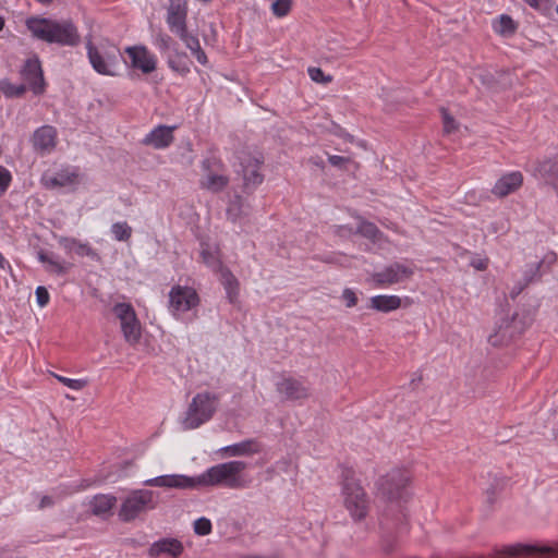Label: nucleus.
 I'll list each match as a JSON object with an SVG mask.
<instances>
[{"instance_id": "obj_1", "label": "nucleus", "mask_w": 558, "mask_h": 558, "mask_svg": "<svg viewBox=\"0 0 558 558\" xmlns=\"http://www.w3.org/2000/svg\"><path fill=\"white\" fill-rule=\"evenodd\" d=\"M245 468V462L233 460L210 466L198 476L191 477L183 474L160 475L146 480L144 485L178 489H195L211 486L241 489L248 485V482L242 475Z\"/></svg>"}, {"instance_id": "obj_2", "label": "nucleus", "mask_w": 558, "mask_h": 558, "mask_svg": "<svg viewBox=\"0 0 558 558\" xmlns=\"http://www.w3.org/2000/svg\"><path fill=\"white\" fill-rule=\"evenodd\" d=\"M25 25L34 38L48 44L75 47L81 40L77 26L71 20L31 16L26 19Z\"/></svg>"}, {"instance_id": "obj_3", "label": "nucleus", "mask_w": 558, "mask_h": 558, "mask_svg": "<svg viewBox=\"0 0 558 558\" xmlns=\"http://www.w3.org/2000/svg\"><path fill=\"white\" fill-rule=\"evenodd\" d=\"M341 495L343 506L354 521H362L369 511V498L352 470L343 472Z\"/></svg>"}, {"instance_id": "obj_4", "label": "nucleus", "mask_w": 558, "mask_h": 558, "mask_svg": "<svg viewBox=\"0 0 558 558\" xmlns=\"http://www.w3.org/2000/svg\"><path fill=\"white\" fill-rule=\"evenodd\" d=\"M220 396L218 393L202 391L196 393L190 402L182 425L184 429H195L210 421L218 409Z\"/></svg>"}, {"instance_id": "obj_5", "label": "nucleus", "mask_w": 558, "mask_h": 558, "mask_svg": "<svg viewBox=\"0 0 558 558\" xmlns=\"http://www.w3.org/2000/svg\"><path fill=\"white\" fill-rule=\"evenodd\" d=\"M88 61L95 72L105 76H116L119 66V49L108 40L86 43Z\"/></svg>"}, {"instance_id": "obj_6", "label": "nucleus", "mask_w": 558, "mask_h": 558, "mask_svg": "<svg viewBox=\"0 0 558 558\" xmlns=\"http://www.w3.org/2000/svg\"><path fill=\"white\" fill-rule=\"evenodd\" d=\"M199 303L201 298L192 287L175 284L169 292L168 308L170 314L177 319H180L189 312H193L194 316H196Z\"/></svg>"}, {"instance_id": "obj_7", "label": "nucleus", "mask_w": 558, "mask_h": 558, "mask_svg": "<svg viewBox=\"0 0 558 558\" xmlns=\"http://www.w3.org/2000/svg\"><path fill=\"white\" fill-rule=\"evenodd\" d=\"M415 267L411 262H395L373 272L368 278V282L376 288H389L411 279Z\"/></svg>"}, {"instance_id": "obj_8", "label": "nucleus", "mask_w": 558, "mask_h": 558, "mask_svg": "<svg viewBox=\"0 0 558 558\" xmlns=\"http://www.w3.org/2000/svg\"><path fill=\"white\" fill-rule=\"evenodd\" d=\"M202 177L199 186L211 193L221 192L228 184L229 178L225 174L223 162L215 157H207L202 161Z\"/></svg>"}, {"instance_id": "obj_9", "label": "nucleus", "mask_w": 558, "mask_h": 558, "mask_svg": "<svg viewBox=\"0 0 558 558\" xmlns=\"http://www.w3.org/2000/svg\"><path fill=\"white\" fill-rule=\"evenodd\" d=\"M114 316L119 319L124 340L136 344L142 337V326L131 303L119 302L112 307Z\"/></svg>"}, {"instance_id": "obj_10", "label": "nucleus", "mask_w": 558, "mask_h": 558, "mask_svg": "<svg viewBox=\"0 0 558 558\" xmlns=\"http://www.w3.org/2000/svg\"><path fill=\"white\" fill-rule=\"evenodd\" d=\"M411 478L412 475L408 469L396 468L380 480L379 488L390 500H402L408 496L407 487Z\"/></svg>"}, {"instance_id": "obj_11", "label": "nucleus", "mask_w": 558, "mask_h": 558, "mask_svg": "<svg viewBox=\"0 0 558 558\" xmlns=\"http://www.w3.org/2000/svg\"><path fill=\"white\" fill-rule=\"evenodd\" d=\"M151 504L153 492L145 489L134 490L121 505L119 517L122 521L130 522L149 508Z\"/></svg>"}, {"instance_id": "obj_12", "label": "nucleus", "mask_w": 558, "mask_h": 558, "mask_svg": "<svg viewBox=\"0 0 558 558\" xmlns=\"http://www.w3.org/2000/svg\"><path fill=\"white\" fill-rule=\"evenodd\" d=\"M130 59V66L141 71L143 74H150L156 71L158 59L145 45H133L124 48Z\"/></svg>"}, {"instance_id": "obj_13", "label": "nucleus", "mask_w": 558, "mask_h": 558, "mask_svg": "<svg viewBox=\"0 0 558 558\" xmlns=\"http://www.w3.org/2000/svg\"><path fill=\"white\" fill-rule=\"evenodd\" d=\"M189 4L186 0H170L167 7L166 23L175 36L187 31Z\"/></svg>"}, {"instance_id": "obj_14", "label": "nucleus", "mask_w": 558, "mask_h": 558, "mask_svg": "<svg viewBox=\"0 0 558 558\" xmlns=\"http://www.w3.org/2000/svg\"><path fill=\"white\" fill-rule=\"evenodd\" d=\"M40 181L46 189H74L80 184L81 178L77 169L68 167L56 173L45 172Z\"/></svg>"}, {"instance_id": "obj_15", "label": "nucleus", "mask_w": 558, "mask_h": 558, "mask_svg": "<svg viewBox=\"0 0 558 558\" xmlns=\"http://www.w3.org/2000/svg\"><path fill=\"white\" fill-rule=\"evenodd\" d=\"M276 388L286 400H303L311 395L307 383L294 377H283L276 384Z\"/></svg>"}, {"instance_id": "obj_16", "label": "nucleus", "mask_w": 558, "mask_h": 558, "mask_svg": "<svg viewBox=\"0 0 558 558\" xmlns=\"http://www.w3.org/2000/svg\"><path fill=\"white\" fill-rule=\"evenodd\" d=\"M240 160L245 186L256 187L262 184L264 180V175L260 173V166L263 163L262 155L252 156L245 154L240 157Z\"/></svg>"}, {"instance_id": "obj_17", "label": "nucleus", "mask_w": 558, "mask_h": 558, "mask_svg": "<svg viewBox=\"0 0 558 558\" xmlns=\"http://www.w3.org/2000/svg\"><path fill=\"white\" fill-rule=\"evenodd\" d=\"M175 129L177 126L159 124L145 135L142 140V144L153 147L154 149H166L174 141L173 133Z\"/></svg>"}, {"instance_id": "obj_18", "label": "nucleus", "mask_w": 558, "mask_h": 558, "mask_svg": "<svg viewBox=\"0 0 558 558\" xmlns=\"http://www.w3.org/2000/svg\"><path fill=\"white\" fill-rule=\"evenodd\" d=\"M57 142L58 133L51 125L38 128L32 136L33 147L40 155L50 154L56 148Z\"/></svg>"}, {"instance_id": "obj_19", "label": "nucleus", "mask_w": 558, "mask_h": 558, "mask_svg": "<svg viewBox=\"0 0 558 558\" xmlns=\"http://www.w3.org/2000/svg\"><path fill=\"white\" fill-rule=\"evenodd\" d=\"M21 73L23 80L27 83L34 94L38 95L44 92L43 70L37 57L27 59Z\"/></svg>"}, {"instance_id": "obj_20", "label": "nucleus", "mask_w": 558, "mask_h": 558, "mask_svg": "<svg viewBox=\"0 0 558 558\" xmlns=\"http://www.w3.org/2000/svg\"><path fill=\"white\" fill-rule=\"evenodd\" d=\"M523 184V174L520 171H510L502 174L494 184L492 194L504 198L517 192Z\"/></svg>"}, {"instance_id": "obj_21", "label": "nucleus", "mask_w": 558, "mask_h": 558, "mask_svg": "<svg viewBox=\"0 0 558 558\" xmlns=\"http://www.w3.org/2000/svg\"><path fill=\"white\" fill-rule=\"evenodd\" d=\"M369 308L381 313H390L402 307V299L396 294H378L369 299Z\"/></svg>"}, {"instance_id": "obj_22", "label": "nucleus", "mask_w": 558, "mask_h": 558, "mask_svg": "<svg viewBox=\"0 0 558 558\" xmlns=\"http://www.w3.org/2000/svg\"><path fill=\"white\" fill-rule=\"evenodd\" d=\"M260 448L256 440L248 439L230 446H226L220 451L228 457L252 456L259 452Z\"/></svg>"}, {"instance_id": "obj_23", "label": "nucleus", "mask_w": 558, "mask_h": 558, "mask_svg": "<svg viewBox=\"0 0 558 558\" xmlns=\"http://www.w3.org/2000/svg\"><path fill=\"white\" fill-rule=\"evenodd\" d=\"M536 171L546 183L558 192V157L541 162Z\"/></svg>"}, {"instance_id": "obj_24", "label": "nucleus", "mask_w": 558, "mask_h": 558, "mask_svg": "<svg viewBox=\"0 0 558 558\" xmlns=\"http://www.w3.org/2000/svg\"><path fill=\"white\" fill-rule=\"evenodd\" d=\"M219 280L226 290L229 302L235 304L238 302L240 292L238 279L228 268L222 269L219 272Z\"/></svg>"}, {"instance_id": "obj_25", "label": "nucleus", "mask_w": 558, "mask_h": 558, "mask_svg": "<svg viewBox=\"0 0 558 558\" xmlns=\"http://www.w3.org/2000/svg\"><path fill=\"white\" fill-rule=\"evenodd\" d=\"M493 31L502 37H511L518 29V23L508 14H501L492 23Z\"/></svg>"}, {"instance_id": "obj_26", "label": "nucleus", "mask_w": 558, "mask_h": 558, "mask_svg": "<svg viewBox=\"0 0 558 558\" xmlns=\"http://www.w3.org/2000/svg\"><path fill=\"white\" fill-rule=\"evenodd\" d=\"M201 257L203 263L216 274L227 268L221 262L219 251L208 244H202Z\"/></svg>"}, {"instance_id": "obj_27", "label": "nucleus", "mask_w": 558, "mask_h": 558, "mask_svg": "<svg viewBox=\"0 0 558 558\" xmlns=\"http://www.w3.org/2000/svg\"><path fill=\"white\" fill-rule=\"evenodd\" d=\"M183 550L182 544L178 539H162L156 542L150 547L151 555L169 554L172 557H178Z\"/></svg>"}, {"instance_id": "obj_28", "label": "nucleus", "mask_w": 558, "mask_h": 558, "mask_svg": "<svg viewBox=\"0 0 558 558\" xmlns=\"http://www.w3.org/2000/svg\"><path fill=\"white\" fill-rule=\"evenodd\" d=\"M116 502L117 498L112 495H97L90 501L92 511L96 515H107L111 512Z\"/></svg>"}, {"instance_id": "obj_29", "label": "nucleus", "mask_w": 558, "mask_h": 558, "mask_svg": "<svg viewBox=\"0 0 558 558\" xmlns=\"http://www.w3.org/2000/svg\"><path fill=\"white\" fill-rule=\"evenodd\" d=\"M506 554L508 556H523V555H531L534 553H541V554H553L558 555V549H555L553 547H533V546H526V545H513L506 548Z\"/></svg>"}, {"instance_id": "obj_30", "label": "nucleus", "mask_w": 558, "mask_h": 558, "mask_svg": "<svg viewBox=\"0 0 558 558\" xmlns=\"http://www.w3.org/2000/svg\"><path fill=\"white\" fill-rule=\"evenodd\" d=\"M37 257L40 263L46 265V269L49 272H53L57 275H63L68 270L65 263L59 260L51 254H48L45 252H39Z\"/></svg>"}, {"instance_id": "obj_31", "label": "nucleus", "mask_w": 558, "mask_h": 558, "mask_svg": "<svg viewBox=\"0 0 558 558\" xmlns=\"http://www.w3.org/2000/svg\"><path fill=\"white\" fill-rule=\"evenodd\" d=\"M356 233L365 236L366 239H369L372 241H378L380 239L381 232L379 229L369 221H360L357 229L355 231Z\"/></svg>"}, {"instance_id": "obj_32", "label": "nucleus", "mask_w": 558, "mask_h": 558, "mask_svg": "<svg viewBox=\"0 0 558 558\" xmlns=\"http://www.w3.org/2000/svg\"><path fill=\"white\" fill-rule=\"evenodd\" d=\"M111 233L117 241H128L132 236V228L128 222H116L111 226Z\"/></svg>"}, {"instance_id": "obj_33", "label": "nucleus", "mask_w": 558, "mask_h": 558, "mask_svg": "<svg viewBox=\"0 0 558 558\" xmlns=\"http://www.w3.org/2000/svg\"><path fill=\"white\" fill-rule=\"evenodd\" d=\"M169 68L181 76H185L190 73V63L182 56L170 58L168 60Z\"/></svg>"}, {"instance_id": "obj_34", "label": "nucleus", "mask_w": 558, "mask_h": 558, "mask_svg": "<svg viewBox=\"0 0 558 558\" xmlns=\"http://www.w3.org/2000/svg\"><path fill=\"white\" fill-rule=\"evenodd\" d=\"M292 4V0H275L270 5V10L276 17L282 19L291 12Z\"/></svg>"}, {"instance_id": "obj_35", "label": "nucleus", "mask_w": 558, "mask_h": 558, "mask_svg": "<svg viewBox=\"0 0 558 558\" xmlns=\"http://www.w3.org/2000/svg\"><path fill=\"white\" fill-rule=\"evenodd\" d=\"M52 376L61 384H63L64 386L69 387L70 389L72 390H82L83 388H85L87 385H88V380L87 379H73V378H69V377H64L62 375H59V374H54L52 373Z\"/></svg>"}, {"instance_id": "obj_36", "label": "nucleus", "mask_w": 558, "mask_h": 558, "mask_svg": "<svg viewBox=\"0 0 558 558\" xmlns=\"http://www.w3.org/2000/svg\"><path fill=\"white\" fill-rule=\"evenodd\" d=\"M307 74L313 82L318 84L327 85L332 82V76L325 74L324 71L317 66H310L307 69Z\"/></svg>"}, {"instance_id": "obj_37", "label": "nucleus", "mask_w": 558, "mask_h": 558, "mask_svg": "<svg viewBox=\"0 0 558 558\" xmlns=\"http://www.w3.org/2000/svg\"><path fill=\"white\" fill-rule=\"evenodd\" d=\"M211 522L209 519L202 517L194 521V532L197 535L206 536L211 533Z\"/></svg>"}, {"instance_id": "obj_38", "label": "nucleus", "mask_w": 558, "mask_h": 558, "mask_svg": "<svg viewBox=\"0 0 558 558\" xmlns=\"http://www.w3.org/2000/svg\"><path fill=\"white\" fill-rule=\"evenodd\" d=\"M180 40L186 46L187 49L193 53L198 48H201L199 40L197 36L191 34L189 31H185L183 34L178 35Z\"/></svg>"}, {"instance_id": "obj_39", "label": "nucleus", "mask_w": 558, "mask_h": 558, "mask_svg": "<svg viewBox=\"0 0 558 558\" xmlns=\"http://www.w3.org/2000/svg\"><path fill=\"white\" fill-rule=\"evenodd\" d=\"M441 116H442V125H444V132L446 134H451L458 130V123L456 122L454 118L449 114L447 109L441 108Z\"/></svg>"}, {"instance_id": "obj_40", "label": "nucleus", "mask_w": 558, "mask_h": 558, "mask_svg": "<svg viewBox=\"0 0 558 558\" xmlns=\"http://www.w3.org/2000/svg\"><path fill=\"white\" fill-rule=\"evenodd\" d=\"M171 41H172L171 37L162 32L157 33L153 38V44L161 52L167 51L170 48Z\"/></svg>"}, {"instance_id": "obj_41", "label": "nucleus", "mask_w": 558, "mask_h": 558, "mask_svg": "<svg viewBox=\"0 0 558 558\" xmlns=\"http://www.w3.org/2000/svg\"><path fill=\"white\" fill-rule=\"evenodd\" d=\"M73 252L77 256H81V257H84V256H88V257H92V258H96L97 257V253L89 245V243L88 242H81L80 240L77 241V244L75 245V248H74Z\"/></svg>"}, {"instance_id": "obj_42", "label": "nucleus", "mask_w": 558, "mask_h": 558, "mask_svg": "<svg viewBox=\"0 0 558 558\" xmlns=\"http://www.w3.org/2000/svg\"><path fill=\"white\" fill-rule=\"evenodd\" d=\"M341 299L343 300V302L348 308L354 307L359 302L356 292L351 288H345L342 291Z\"/></svg>"}, {"instance_id": "obj_43", "label": "nucleus", "mask_w": 558, "mask_h": 558, "mask_svg": "<svg viewBox=\"0 0 558 558\" xmlns=\"http://www.w3.org/2000/svg\"><path fill=\"white\" fill-rule=\"evenodd\" d=\"M531 8L546 14L551 9L550 0H524Z\"/></svg>"}, {"instance_id": "obj_44", "label": "nucleus", "mask_w": 558, "mask_h": 558, "mask_svg": "<svg viewBox=\"0 0 558 558\" xmlns=\"http://www.w3.org/2000/svg\"><path fill=\"white\" fill-rule=\"evenodd\" d=\"M11 181H12V175H11L10 171L0 165V192L1 193H4L9 189Z\"/></svg>"}, {"instance_id": "obj_45", "label": "nucleus", "mask_w": 558, "mask_h": 558, "mask_svg": "<svg viewBox=\"0 0 558 558\" xmlns=\"http://www.w3.org/2000/svg\"><path fill=\"white\" fill-rule=\"evenodd\" d=\"M35 294H36L37 304L40 307H45L49 303L50 295H49L48 290L45 287H41V286L37 287Z\"/></svg>"}, {"instance_id": "obj_46", "label": "nucleus", "mask_w": 558, "mask_h": 558, "mask_svg": "<svg viewBox=\"0 0 558 558\" xmlns=\"http://www.w3.org/2000/svg\"><path fill=\"white\" fill-rule=\"evenodd\" d=\"M77 241V239L70 236H60L58 239V243L60 244V246L69 253L74 251Z\"/></svg>"}, {"instance_id": "obj_47", "label": "nucleus", "mask_w": 558, "mask_h": 558, "mask_svg": "<svg viewBox=\"0 0 558 558\" xmlns=\"http://www.w3.org/2000/svg\"><path fill=\"white\" fill-rule=\"evenodd\" d=\"M470 264L474 269L484 271L488 268L489 259L487 257H474Z\"/></svg>"}, {"instance_id": "obj_48", "label": "nucleus", "mask_w": 558, "mask_h": 558, "mask_svg": "<svg viewBox=\"0 0 558 558\" xmlns=\"http://www.w3.org/2000/svg\"><path fill=\"white\" fill-rule=\"evenodd\" d=\"M328 161L333 167L341 168V167L344 166V163H347L349 161V158L342 157V156H338V155H328Z\"/></svg>"}, {"instance_id": "obj_49", "label": "nucleus", "mask_w": 558, "mask_h": 558, "mask_svg": "<svg viewBox=\"0 0 558 558\" xmlns=\"http://www.w3.org/2000/svg\"><path fill=\"white\" fill-rule=\"evenodd\" d=\"M192 54L196 58V60L201 64L206 65L208 63L207 56H206L205 51L202 49V47L198 48L196 51H194Z\"/></svg>"}, {"instance_id": "obj_50", "label": "nucleus", "mask_w": 558, "mask_h": 558, "mask_svg": "<svg viewBox=\"0 0 558 558\" xmlns=\"http://www.w3.org/2000/svg\"><path fill=\"white\" fill-rule=\"evenodd\" d=\"M228 216L233 220L235 221L238 219V217L240 216V213H239V209L236 207V203H232L229 208H228V211H227Z\"/></svg>"}, {"instance_id": "obj_51", "label": "nucleus", "mask_w": 558, "mask_h": 558, "mask_svg": "<svg viewBox=\"0 0 558 558\" xmlns=\"http://www.w3.org/2000/svg\"><path fill=\"white\" fill-rule=\"evenodd\" d=\"M0 269L12 272V266L10 262L3 256V254L0 252Z\"/></svg>"}, {"instance_id": "obj_52", "label": "nucleus", "mask_w": 558, "mask_h": 558, "mask_svg": "<svg viewBox=\"0 0 558 558\" xmlns=\"http://www.w3.org/2000/svg\"><path fill=\"white\" fill-rule=\"evenodd\" d=\"M53 504L52 499L49 496H44L40 500L39 508H45L51 506Z\"/></svg>"}, {"instance_id": "obj_53", "label": "nucleus", "mask_w": 558, "mask_h": 558, "mask_svg": "<svg viewBox=\"0 0 558 558\" xmlns=\"http://www.w3.org/2000/svg\"><path fill=\"white\" fill-rule=\"evenodd\" d=\"M529 282H530V279H527L523 286H520L519 288L513 289L511 291V298L514 299L517 295H519L522 292V290L525 288V286L529 284Z\"/></svg>"}, {"instance_id": "obj_54", "label": "nucleus", "mask_w": 558, "mask_h": 558, "mask_svg": "<svg viewBox=\"0 0 558 558\" xmlns=\"http://www.w3.org/2000/svg\"><path fill=\"white\" fill-rule=\"evenodd\" d=\"M24 92H25V86L21 85V86H19V87L16 88V90H15V93H14V94H15V95H17V96H20V95H22Z\"/></svg>"}, {"instance_id": "obj_55", "label": "nucleus", "mask_w": 558, "mask_h": 558, "mask_svg": "<svg viewBox=\"0 0 558 558\" xmlns=\"http://www.w3.org/2000/svg\"><path fill=\"white\" fill-rule=\"evenodd\" d=\"M345 231H347V228H345V227H339V231H338V232H339L341 235H342V234H344V232H345ZM348 231H349L350 233H352V232H353V231H352V229H348Z\"/></svg>"}, {"instance_id": "obj_56", "label": "nucleus", "mask_w": 558, "mask_h": 558, "mask_svg": "<svg viewBox=\"0 0 558 558\" xmlns=\"http://www.w3.org/2000/svg\"><path fill=\"white\" fill-rule=\"evenodd\" d=\"M4 27V20L2 16H0V31H2Z\"/></svg>"}, {"instance_id": "obj_57", "label": "nucleus", "mask_w": 558, "mask_h": 558, "mask_svg": "<svg viewBox=\"0 0 558 558\" xmlns=\"http://www.w3.org/2000/svg\"><path fill=\"white\" fill-rule=\"evenodd\" d=\"M539 266H541V264H537L536 269H535V272H537V271H538Z\"/></svg>"}]
</instances>
